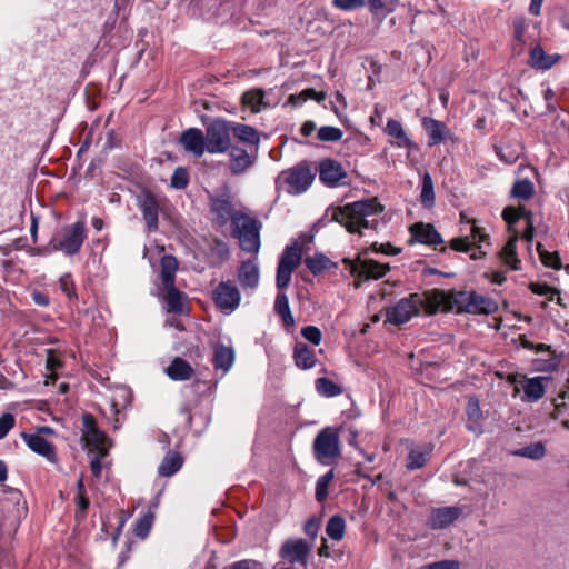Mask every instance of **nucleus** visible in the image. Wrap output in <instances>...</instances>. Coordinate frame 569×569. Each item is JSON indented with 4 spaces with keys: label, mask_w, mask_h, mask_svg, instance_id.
Returning a JSON list of instances; mask_svg holds the SVG:
<instances>
[{
    "label": "nucleus",
    "mask_w": 569,
    "mask_h": 569,
    "mask_svg": "<svg viewBox=\"0 0 569 569\" xmlns=\"http://www.w3.org/2000/svg\"><path fill=\"white\" fill-rule=\"evenodd\" d=\"M382 210L383 207L377 198H370L332 208L331 220L339 222L351 233L362 234L365 229H377V217Z\"/></svg>",
    "instance_id": "1"
},
{
    "label": "nucleus",
    "mask_w": 569,
    "mask_h": 569,
    "mask_svg": "<svg viewBox=\"0 0 569 569\" xmlns=\"http://www.w3.org/2000/svg\"><path fill=\"white\" fill-rule=\"evenodd\" d=\"M445 301L443 290L439 289L426 291L422 295L411 293L389 307L386 310V319L392 325H402L418 316L421 309L428 315L440 311Z\"/></svg>",
    "instance_id": "2"
},
{
    "label": "nucleus",
    "mask_w": 569,
    "mask_h": 569,
    "mask_svg": "<svg viewBox=\"0 0 569 569\" xmlns=\"http://www.w3.org/2000/svg\"><path fill=\"white\" fill-rule=\"evenodd\" d=\"M443 296L446 301L440 311H450L456 308L458 312L491 315L498 310V303L492 298L475 291H455L451 293L443 291Z\"/></svg>",
    "instance_id": "3"
},
{
    "label": "nucleus",
    "mask_w": 569,
    "mask_h": 569,
    "mask_svg": "<svg viewBox=\"0 0 569 569\" xmlns=\"http://www.w3.org/2000/svg\"><path fill=\"white\" fill-rule=\"evenodd\" d=\"M87 238L86 223L77 221L63 227L56 233L44 249H38V254H46L52 251H61L66 256L77 254Z\"/></svg>",
    "instance_id": "4"
},
{
    "label": "nucleus",
    "mask_w": 569,
    "mask_h": 569,
    "mask_svg": "<svg viewBox=\"0 0 569 569\" xmlns=\"http://www.w3.org/2000/svg\"><path fill=\"white\" fill-rule=\"evenodd\" d=\"M234 196L228 186H222L214 194L209 197V207L214 216V222L222 227L229 221L234 223L236 218L243 213L238 212L233 206Z\"/></svg>",
    "instance_id": "5"
},
{
    "label": "nucleus",
    "mask_w": 569,
    "mask_h": 569,
    "mask_svg": "<svg viewBox=\"0 0 569 569\" xmlns=\"http://www.w3.org/2000/svg\"><path fill=\"white\" fill-rule=\"evenodd\" d=\"M312 449L318 462L329 465L333 459L340 456L338 431L332 427L320 430L313 440Z\"/></svg>",
    "instance_id": "6"
},
{
    "label": "nucleus",
    "mask_w": 569,
    "mask_h": 569,
    "mask_svg": "<svg viewBox=\"0 0 569 569\" xmlns=\"http://www.w3.org/2000/svg\"><path fill=\"white\" fill-rule=\"evenodd\" d=\"M204 137L209 153L216 154L227 152L231 147L230 121L220 118L214 119L206 128Z\"/></svg>",
    "instance_id": "7"
},
{
    "label": "nucleus",
    "mask_w": 569,
    "mask_h": 569,
    "mask_svg": "<svg viewBox=\"0 0 569 569\" xmlns=\"http://www.w3.org/2000/svg\"><path fill=\"white\" fill-rule=\"evenodd\" d=\"M234 236L239 239L242 250L248 252H258L260 248V226L259 223L246 216L236 218Z\"/></svg>",
    "instance_id": "8"
},
{
    "label": "nucleus",
    "mask_w": 569,
    "mask_h": 569,
    "mask_svg": "<svg viewBox=\"0 0 569 569\" xmlns=\"http://www.w3.org/2000/svg\"><path fill=\"white\" fill-rule=\"evenodd\" d=\"M348 264L351 276L355 278V286L358 288L361 281L378 280L387 274L390 270L388 263H380L371 259L359 258L356 261L345 260Z\"/></svg>",
    "instance_id": "9"
},
{
    "label": "nucleus",
    "mask_w": 569,
    "mask_h": 569,
    "mask_svg": "<svg viewBox=\"0 0 569 569\" xmlns=\"http://www.w3.org/2000/svg\"><path fill=\"white\" fill-rule=\"evenodd\" d=\"M545 380H547L546 377L526 378L521 375H509L508 377V381L513 385L512 396L517 397L520 391H523L521 400L526 402H537L543 397L546 392Z\"/></svg>",
    "instance_id": "10"
},
{
    "label": "nucleus",
    "mask_w": 569,
    "mask_h": 569,
    "mask_svg": "<svg viewBox=\"0 0 569 569\" xmlns=\"http://www.w3.org/2000/svg\"><path fill=\"white\" fill-rule=\"evenodd\" d=\"M460 221L471 223V237L453 238L450 241V247L455 251L469 252L472 247H477V250L470 254L471 259H478L485 254L480 248L481 243L488 239V236L482 231L480 227L475 223V220L469 219L465 212L460 213Z\"/></svg>",
    "instance_id": "11"
},
{
    "label": "nucleus",
    "mask_w": 569,
    "mask_h": 569,
    "mask_svg": "<svg viewBox=\"0 0 569 569\" xmlns=\"http://www.w3.org/2000/svg\"><path fill=\"white\" fill-rule=\"evenodd\" d=\"M212 300L216 307L229 315L240 305L241 295L233 281H221L212 291Z\"/></svg>",
    "instance_id": "12"
},
{
    "label": "nucleus",
    "mask_w": 569,
    "mask_h": 569,
    "mask_svg": "<svg viewBox=\"0 0 569 569\" xmlns=\"http://www.w3.org/2000/svg\"><path fill=\"white\" fill-rule=\"evenodd\" d=\"M82 440L86 447L96 452L102 451L103 449L109 451L111 441L107 435L98 428L96 419L91 413L82 415Z\"/></svg>",
    "instance_id": "13"
},
{
    "label": "nucleus",
    "mask_w": 569,
    "mask_h": 569,
    "mask_svg": "<svg viewBox=\"0 0 569 569\" xmlns=\"http://www.w3.org/2000/svg\"><path fill=\"white\" fill-rule=\"evenodd\" d=\"M283 180L290 193L299 194L305 192L312 183L315 174L307 167H295L282 173Z\"/></svg>",
    "instance_id": "14"
},
{
    "label": "nucleus",
    "mask_w": 569,
    "mask_h": 569,
    "mask_svg": "<svg viewBox=\"0 0 569 569\" xmlns=\"http://www.w3.org/2000/svg\"><path fill=\"white\" fill-rule=\"evenodd\" d=\"M310 550L311 548L306 540L290 539L283 542L279 550V555L291 563L306 566Z\"/></svg>",
    "instance_id": "15"
},
{
    "label": "nucleus",
    "mask_w": 569,
    "mask_h": 569,
    "mask_svg": "<svg viewBox=\"0 0 569 569\" xmlns=\"http://www.w3.org/2000/svg\"><path fill=\"white\" fill-rule=\"evenodd\" d=\"M179 141L184 150L193 154L196 158H200L204 152H208L206 137L202 130L198 128H189L184 130L181 133Z\"/></svg>",
    "instance_id": "16"
},
{
    "label": "nucleus",
    "mask_w": 569,
    "mask_h": 569,
    "mask_svg": "<svg viewBox=\"0 0 569 569\" xmlns=\"http://www.w3.org/2000/svg\"><path fill=\"white\" fill-rule=\"evenodd\" d=\"M138 207L142 213L147 230L149 232L157 231L159 226L158 200L152 194L147 193L138 199Z\"/></svg>",
    "instance_id": "17"
},
{
    "label": "nucleus",
    "mask_w": 569,
    "mask_h": 569,
    "mask_svg": "<svg viewBox=\"0 0 569 569\" xmlns=\"http://www.w3.org/2000/svg\"><path fill=\"white\" fill-rule=\"evenodd\" d=\"M421 124L428 134V146L430 147L445 142L451 136L447 124L433 118L425 117Z\"/></svg>",
    "instance_id": "18"
},
{
    "label": "nucleus",
    "mask_w": 569,
    "mask_h": 569,
    "mask_svg": "<svg viewBox=\"0 0 569 569\" xmlns=\"http://www.w3.org/2000/svg\"><path fill=\"white\" fill-rule=\"evenodd\" d=\"M347 178V172L342 166L332 160L326 159L319 166V179L329 187H336Z\"/></svg>",
    "instance_id": "19"
},
{
    "label": "nucleus",
    "mask_w": 569,
    "mask_h": 569,
    "mask_svg": "<svg viewBox=\"0 0 569 569\" xmlns=\"http://www.w3.org/2000/svg\"><path fill=\"white\" fill-rule=\"evenodd\" d=\"M462 513L459 507H441L431 510L429 526L432 529H443L453 523Z\"/></svg>",
    "instance_id": "20"
},
{
    "label": "nucleus",
    "mask_w": 569,
    "mask_h": 569,
    "mask_svg": "<svg viewBox=\"0 0 569 569\" xmlns=\"http://www.w3.org/2000/svg\"><path fill=\"white\" fill-rule=\"evenodd\" d=\"M410 232L415 241L423 244L437 246L443 242L440 233L429 223H415L410 227Z\"/></svg>",
    "instance_id": "21"
},
{
    "label": "nucleus",
    "mask_w": 569,
    "mask_h": 569,
    "mask_svg": "<svg viewBox=\"0 0 569 569\" xmlns=\"http://www.w3.org/2000/svg\"><path fill=\"white\" fill-rule=\"evenodd\" d=\"M131 403V393L126 388L116 390L110 399V409L113 416L112 426L114 430L121 427V411L129 407Z\"/></svg>",
    "instance_id": "22"
},
{
    "label": "nucleus",
    "mask_w": 569,
    "mask_h": 569,
    "mask_svg": "<svg viewBox=\"0 0 569 569\" xmlns=\"http://www.w3.org/2000/svg\"><path fill=\"white\" fill-rule=\"evenodd\" d=\"M22 438L33 452L47 458L51 462L56 461V448L43 437L39 435L22 433Z\"/></svg>",
    "instance_id": "23"
},
{
    "label": "nucleus",
    "mask_w": 569,
    "mask_h": 569,
    "mask_svg": "<svg viewBox=\"0 0 569 569\" xmlns=\"http://www.w3.org/2000/svg\"><path fill=\"white\" fill-rule=\"evenodd\" d=\"M385 132L395 139V144L399 148L418 149L417 144L407 136L402 124L395 119L387 121Z\"/></svg>",
    "instance_id": "24"
},
{
    "label": "nucleus",
    "mask_w": 569,
    "mask_h": 569,
    "mask_svg": "<svg viewBox=\"0 0 569 569\" xmlns=\"http://www.w3.org/2000/svg\"><path fill=\"white\" fill-rule=\"evenodd\" d=\"M234 350L232 347L224 345H217L213 349V366L216 370H221L227 373L234 362Z\"/></svg>",
    "instance_id": "25"
},
{
    "label": "nucleus",
    "mask_w": 569,
    "mask_h": 569,
    "mask_svg": "<svg viewBox=\"0 0 569 569\" xmlns=\"http://www.w3.org/2000/svg\"><path fill=\"white\" fill-rule=\"evenodd\" d=\"M254 163V157L247 150L233 147L230 153V170L233 174H241Z\"/></svg>",
    "instance_id": "26"
},
{
    "label": "nucleus",
    "mask_w": 569,
    "mask_h": 569,
    "mask_svg": "<svg viewBox=\"0 0 569 569\" xmlns=\"http://www.w3.org/2000/svg\"><path fill=\"white\" fill-rule=\"evenodd\" d=\"M259 267L253 260L242 262L238 271V280L243 288L254 289L259 284Z\"/></svg>",
    "instance_id": "27"
},
{
    "label": "nucleus",
    "mask_w": 569,
    "mask_h": 569,
    "mask_svg": "<svg viewBox=\"0 0 569 569\" xmlns=\"http://www.w3.org/2000/svg\"><path fill=\"white\" fill-rule=\"evenodd\" d=\"M560 59L559 54H547L541 47H535L530 51L529 64L532 68L548 70Z\"/></svg>",
    "instance_id": "28"
},
{
    "label": "nucleus",
    "mask_w": 569,
    "mask_h": 569,
    "mask_svg": "<svg viewBox=\"0 0 569 569\" xmlns=\"http://www.w3.org/2000/svg\"><path fill=\"white\" fill-rule=\"evenodd\" d=\"M163 298L167 302V311L174 313L183 312L187 297L181 291H179L174 284L163 286Z\"/></svg>",
    "instance_id": "29"
},
{
    "label": "nucleus",
    "mask_w": 569,
    "mask_h": 569,
    "mask_svg": "<svg viewBox=\"0 0 569 569\" xmlns=\"http://www.w3.org/2000/svg\"><path fill=\"white\" fill-rule=\"evenodd\" d=\"M230 129L231 134L239 141L251 146H258L260 137L253 127L230 121Z\"/></svg>",
    "instance_id": "30"
},
{
    "label": "nucleus",
    "mask_w": 569,
    "mask_h": 569,
    "mask_svg": "<svg viewBox=\"0 0 569 569\" xmlns=\"http://www.w3.org/2000/svg\"><path fill=\"white\" fill-rule=\"evenodd\" d=\"M466 413L468 417L467 429L469 431L480 433L481 422L483 420L482 411L477 398L470 397L466 407Z\"/></svg>",
    "instance_id": "31"
},
{
    "label": "nucleus",
    "mask_w": 569,
    "mask_h": 569,
    "mask_svg": "<svg viewBox=\"0 0 569 569\" xmlns=\"http://www.w3.org/2000/svg\"><path fill=\"white\" fill-rule=\"evenodd\" d=\"M167 375L172 380H188L193 373L192 367L181 358H174L166 369Z\"/></svg>",
    "instance_id": "32"
},
{
    "label": "nucleus",
    "mask_w": 569,
    "mask_h": 569,
    "mask_svg": "<svg viewBox=\"0 0 569 569\" xmlns=\"http://www.w3.org/2000/svg\"><path fill=\"white\" fill-rule=\"evenodd\" d=\"M161 282L163 286L174 284L178 261L173 256L166 254L161 258Z\"/></svg>",
    "instance_id": "33"
},
{
    "label": "nucleus",
    "mask_w": 569,
    "mask_h": 569,
    "mask_svg": "<svg viewBox=\"0 0 569 569\" xmlns=\"http://www.w3.org/2000/svg\"><path fill=\"white\" fill-rule=\"evenodd\" d=\"M431 451V446L411 449L407 458V468L410 470L422 468L430 458Z\"/></svg>",
    "instance_id": "34"
},
{
    "label": "nucleus",
    "mask_w": 569,
    "mask_h": 569,
    "mask_svg": "<svg viewBox=\"0 0 569 569\" xmlns=\"http://www.w3.org/2000/svg\"><path fill=\"white\" fill-rule=\"evenodd\" d=\"M182 466V458L178 452L169 451L161 461L158 472L163 477H171Z\"/></svg>",
    "instance_id": "35"
},
{
    "label": "nucleus",
    "mask_w": 569,
    "mask_h": 569,
    "mask_svg": "<svg viewBox=\"0 0 569 569\" xmlns=\"http://www.w3.org/2000/svg\"><path fill=\"white\" fill-rule=\"evenodd\" d=\"M295 362L301 369H310L316 363L315 351L308 346L298 343L295 348Z\"/></svg>",
    "instance_id": "36"
},
{
    "label": "nucleus",
    "mask_w": 569,
    "mask_h": 569,
    "mask_svg": "<svg viewBox=\"0 0 569 569\" xmlns=\"http://www.w3.org/2000/svg\"><path fill=\"white\" fill-rule=\"evenodd\" d=\"M517 240H518L517 236L511 237L507 241V243L505 244V247L502 248V250L500 252V258L502 259V261L507 266H509L512 270L520 269V263H521L520 260L518 259L517 252H516Z\"/></svg>",
    "instance_id": "37"
},
{
    "label": "nucleus",
    "mask_w": 569,
    "mask_h": 569,
    "mask_svg": "<svg viewBox=\"0 0 569 569\" xmlns=\"http://www.w3.org/2000/svg\"><path fill=\"white\" fill-rule=\"evenodd\" d=\"M346 531V521L340 515L332 516L326 526V533L335 541L342 540Z\"/></svg>",
    "instance_id": "38"
},
{
    "label": "nucleus",
    "mask_w": 569,
    "mask_h": 569,
    "mask_svg": "<svg viewBox=\"0 0 569 569\" xmlns=\"http://www.w3.org/2000/svg\"><path fill=\"white\" fill-rule=\"evenodd\" d=\"M301 261V249L298 246H289L282 252L279 264L296 270Z\"/></svg>",
    "instance_id": "39"
},
{
    "label": "nucleus",
    "mask_w": 569,
    "mask_h": 569,
    "mask_svg": "<svg viewBox=\"0 0 569 569\" xmlns=\"http://www.w3.org/2000/svg\"><path fill=\"white\" fill-rule=\"evenodd\" d=\"M513 455L517 457H523V458H528L531 460H539L545 457L546 448L542 442L538 441V442L525 446L520 449H517L516 451H513Z\"/></svg>",
    "instance_id": "40"
},
{
    "label": "nucleus",
    "mask_w": 569,
    "mask_h": 569,
    "mask_svg": "<svg viewBox=\"0 0 569 569\" xmlns=\"http://www.w3.org/2000/svg\"><path fill=\"white\" fill-rule=\"evenodd\" d=\"M74 501L78 507L77 517L83 518L86 516V512L89 508V498L87 497L84 483H83V476H80V478L77 481V493L74 497Z\"/></svg>",
    "instance_id": "41"
},
{
    "label": "nucleus",
    "mask_w": 569,
    "mask_h": 569,
    "mask_svg": "<svg viewBox=\"0 0 569 569\" xmlns=\"http://www.w3.org/2000/svg\"><path fill=\"white\" fill-rule=\"evenodd\" d=\"M263 94L261 89L247 91L242 96V102L246 107L250 108L252 112H259L263 103Z\"/></svg>",
    "instance_id": "42"
},
{
    "label": "nucleus",
    "mask_w": 569,
    "mask_h": 569,
    "mask_svg": "<svg viewBox=\"0 0 569 569\" xmlns=\"http://www.w3.org/2000/svg\"><path fill=\"white\" fill-rule=\"evenodd\" d=\"M316 389L321 396L325 397H336L342 392L341 387L328 378H318L316 380Z\"/></svg>",
    "instance_id": "43"
},
{
    "label": "nucleus",
    "mask_w": 569,
    "mask_h": 569,
    "mask_svg": "<svg viewBox=\"0 0 569 569\" xmlns=\"http://www.w3.org/2000/svg\"><path fill=\"white\" fill-rule=\"evenodd\" d=\"M420 200L427 207L432 206L435 202L433 181L429 172H425L422 176Z\"/></svg>",
    "instance_id": "44"
},
{
    "label": "nucleus",
    "mask_w": 569,
    "mask_h": 569,
    "mask_svg": "<svg viewBox=\"0 0 569 569\" xmlns=\"http://www.w3.org/2000/svg\"><path fill=\"white\" fill-rule=\"evenodd\" d=\"M531 214V211L527 210L523 206L519 208L506 207L502 211V218L508 224H513L521 218L527 219Z\"/></svg>",
    "instance_id": "45"
},
{
    "label": "nucleus",
    "mask_w": 569,
    "mask_h": 569,
    "mask_svg": "<svg viewBox=\"0 0 569 569\" xmlns=\"http://www.w3.org/2000/svg\"><path fill=\"white\" fill-rule=\"evenodd\" d=\"M533 184L530 180H519L512 187V196L518 199L527 200L533 194Z\"/></svg>",
    "instance_id": "46"
},
{
    "label": "nucleus",
    "mask_w": 569,
    "mask_h": 569,
    "mask_svg": "<svg viewBox=\"0 0 569 569\" xmlns=\"http://www.w3.org/2000/svg\"><path fill=\"white\" fill-rule=\"evenodd\" d=\"M153 523V515L151 512L142 515L136 522L134 533L137 537L144 539Z\"/></svg>",
    "instance_id": "47"
},
{
    "label": "nucleus",
    "mask_w": 569,
    "mask_h": 569,
    "mask_svg": "<svg viewBox=\"0 0 569 569\" xmlns=\"http://www.w3.org/2000/svg\"><path fill=\"white\" fill-rule=\"evenodd\" d=\"M308 99H315L316 101L321 102L326 99V93L318 92L315 89H306L297 96H290V101L296 106L303 103Z\"/></svg>",
    "instance_id": "48"
},
{
    "label": "nucleus",
    "mask_w": 569,
    "mask_h": 569,
    "mask_svg": "<svg viewBox=\"0 0 569 569\" xmlns=\"http://www.w3.org/2000/svg\"><path fill=\"white\" fill-rule=\"evenodd\" d=\"M329 262V259L323 254H315L313 257L305 259V264L315 274L323 271L328 267Z\"/></svg>",
    "instance_id": "49"
},
{
    "label": "nucleus",
    "mask_w": 569,
    "mask_h": 569,
    "mask_svg": "<svg viewBox=\"0 0 569 569\" xmlns=\"http://www.w3.org/2000/svg\"><path fill=\"white\" fill-rule=\"evenodd\" d=\"M189 183V173L187 169L182 167L176 168L172 173L170 186L174 189H184Z\"/></svg>",
    "instance_id": "50"
},
{
    "label": "nucleus",
    "mask_w": 569,
    "mask_h": 569,
    "mask_svg": "<svg viewBox=\"0 0 569 569\" xmlns=\"http://www.w3.org/2000/svg\"><path fill=\"white\" fill-rule=\"evenodd\" d=\"M342 136V130L337 127L325 126L318 130V139L321 141H339Z\"/></svg>",
    "instance_id": "51"
},
{
    "label": "nucleus",
    "mask_w": 569,
    "mask_h": 569,
    "mask_svg": "<svg viewBox=\"0 0 569 569\" xmlns=\"http://www.w3.org/2000/svg\"><path fill=\"white\" fill-rule=\"evenodd\" d=\"M537 250L539 252L540 260L545 266L553 269H559L561 267V262L557 253L548 252L547 250L542 249L540 243L538 244Z\"/></svg>",
    "instance_id": "52"
},
{
    "label": "nucleus",
    "mask_w": 569,
    "mask_h": 569,
    "mask_svg": "<svg viewBox=\"0 0 569 569\" xmlns=\"http://www.w3.org/2000/svg\"><path fill=\"white\" fill-rule=\"evenodd\" d=\"M293 271L290 268L278 264L276 283L279 290H283L289 286Z\"/></svg>",
    "instance_id": "53"
},
{
    "label": "nucleus",
    "mask_w": 569,
    "mask_h": 569,
    "mask_svg": "<svg viewBox=\"0 0 569 569\" xmlns=\"http://www.w3.org/2000/svg\"><path fill=\"white\" fill-rule=\"evenodd\" d=\"M301 335L306 340L310 341L315 346H318L321 342V331L315 326H307L302 328Z\"/></svg>",
    "instance_id": "54"
},
{
    "label": "nucleus",
    "mask_w": 569,
    "mask_h": 569,
    "mask_svg": "<svg viewBox=\"0 0 569 569\" xmlns=\"http://www.w3.org/2000/svg\"><path fill=\"white\" fill-rule=\"evenodd\" d=\"M333 7L343 10L350 11L359 8H363L366 6L365 0H333Z\"/></svg>",
    "instance_id": "55"
},
{
    "label": "nucleus",
    "mask_w": 569,
    "mask_h": 569,
    "mask_svg": "<svg viewBox=\"0 0 569 569\" xmlns=\"http://www.w3.org/2000/svg\"><path fill=\"white\" fill-rule=\"evenodd\" d=\"M109 451L103 449L102 451H97L94 457L90 461V468L94 477H100L102 465V459L108 455Z\"/></svg>",
    "instance_id": "56"
},
{
    "label": "nucleus",
    "mask_w": 569,
    "mask_h": 569,
    "mask_svg": "<svg viewBox=\"0 0 569 569\" xmlns=\"http://www.w3.org/2000/svg\"><path fill=\"white\" fill-rule=\"evenodd\" d=\"M14 426V417L11 413H4L0 417V439H3Z\"/></svg>",
    "instance_id": "57"
},
{
    "label": "nucleus",
    "mask_w": 569,
    "mask_h": 569,
    "mask_svg": "<svg viewBox=\"0 0 569 569\" xmlns=\"http://www.w3.org/2000/svg\"><path fill=\"white\" fill-rule=\"evenodd\" d=\"M290 310L288 297L282 290L277 295L274 301V311L280 316Z\"/></svg>",
    "instance_id": "58"
},
{
    "label": "nucleus",
    "mask_w": 569,
    "mask_h": 569,
    "mask_svg": "<svg viewBox=\"0 0 569 569\" xmlns=\"http://www.w3.org/2000/svg\"><path fill=\"white\" fill-rule=\"evenodd\" d=\"M429 569H460V562L453 559H446L427 565Z\"/></svg>",
    "instance_id": "59"
},
{
    "label": "nucleus",
    "mask_w": 569,
    "mask_h": 569,
    "mask_svg": "<svg viewBox=\"0 0 569 569\" xmlns=\"http://www.w3.org/2000/svg\"><path fill=\"white\" fill-rule=\"evenodd\" d=\"M372 251L377 253H383L388 256H396L400 252V249L390 244V243H373L372 244Z\"/></svg>",
    "instance_id": "60"
},
{
    "label": "nucleus",
    "mask_w": 569,
    "mask_h": 569,
    "mask_svg": "<svg viewBox=\"0 0 569 569\" xmlns=\"http://www.w3.org/2000/svg\"><path fill=\"white\" fill-rule=\"evenodd\" d=\"M305 533L310 538H316L319 530V522L316 518H310L303 527Z\"/></svg>",
    "instance_id": "61"
},
{
    "label": "nucleus",
    "mask_w": 569,
    "mask_h": 569,
    "mask_svg": "<svg viewBox=\"0 0 569 569\" xmlns=\"http://www.w3.org/2000/svg\"><path fill=\"white\" fill-rule=\"evenodd\" d=\"M328 483L318 479L316 483V499L321 502L328 497Z\"/></svg>",
    "instance_id": "62"
},
{
    "label": "nucleus",
    "mask_w": 569,
    "mask_h": 569,
    "mask_svg": "<svg viewBox=\"0 0 569 569\" xmlns=\"http://www.w3.org/2000/svg\"><path fill=\"white\" fill-rule=\"evenodd\" d=\"M60 288L61 290L69 297L71 298L72 295H73V283L71 281V278L70 276H63L60 278Z\"/></svg>",
    "instance_id": "63"
},
{
    "label": "nucleus",
    "mask_w": 569,
    "mask_h": 569,
    "mask_svg": "<svg viewBox=\"0 0 569 569\" xmlns=\"http://www.w3.org/2000/svg\"><path fill=\"white\" fill-rule=\"evenodd\" d=\"M257 565L253 560H241L232 563L228 569H256Z\"/></svg>",
    "instance_id": "64"
}]
</instances>
